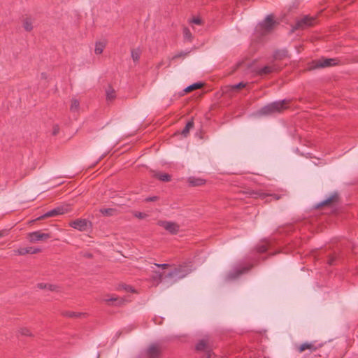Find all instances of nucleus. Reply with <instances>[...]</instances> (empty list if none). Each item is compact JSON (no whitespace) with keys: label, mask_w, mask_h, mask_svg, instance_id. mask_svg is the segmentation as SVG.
Instances as JSON below:
<instances>
[{"label":"nucleus","mask_w":358,"mask_h":358,"mask_svg":"<svg viewBox=\"0 0 358 358\" xmlns=\"http://www.w3.org/2000/svg\"><path fill=\"white\" fill-rule=\"evenodd\" d=\"M29 241L32 243H37L38 241H45L50 238V234L48 233H43L41 231H36L29 233L27 234Z\"/></svg>","instance_id":"7ed1b4c3"},{"label":"nucleus","mask_w":358,"mask_h":358,"mask_svg":"<svg viewBox=\"0 0 358 358\" xmlns=\"http://www.w3.org/2000/svg\"><path fill=\"white\" fill-rule=\"evenodd\" d=\"M53 211L55 212V216L62 215L69 211V206H59L53 209Z\"/></svg>","instance_id":"dca6fc26"},{"label":"nucleus","mask_w":358,"mask_h":358,"mask_svg":"<svg viewBox=\"0 0 358 358\" xmlns=\"http://www.w3.org/2000/svg\"><path fill=\"white\" fill-rule=\"evenodd\" d=\"M313 21L314 18L305 17L297 23V26L299 28H305L306 27L312 26L313 24Z\"/></svg>","instance_id":"9b49d317"},{"label":"nucleus","mask_w":358,"mask_h":358,"mask_svg":"<svg viewBox=\"0 0 358 358\" xmlns=\"http://www.w3.org/2000/svg\"><path fill=\"white\" fill-rule=\"evenodd\" d=\"M271 71H272V69L270 66H265L259 71V73L261 75L268 74V73H271Z\"/></svg>","instance_id":"c756f323"},{"label":"nucleus","mask_w":358,"mask_h":358,"mask_svg":"<svg viewBox=\"0 0 358 358\" xmlns=\"http://www.w3.org/2000/svg\"><path fill=\"white\" fill-rule=\"evenodd\" d=\"M275 26V22L271 17H267L265 20L259 24L256 31L261 35H264L271 31Z\"/></svg>","instance_id":"f257e3e1"},{"label":"nucleus","mask_w":358,"mask_h":358,"mask_svg":"<svg viewBox=\"0 0 358 358\" xmlns=\"http://www.w3.org/2000/svg\"><path fill=\"white\" fill-rule=\"evenodd\" d=\"M183 34L185 39L190 40L192 37L190 31L187 28H184Z\"/></svg>","instance_id":"c85d7f7f"},{"label":"nucleus","mask_w":358,"mask_h":358,"mask_svg":"<svg viewBox=\"0 0 358 358\" xmlns=\"http://www.w3.org/2000/svg\"><path fill=\"white\" fill-rule=\"evenodd\" d=\"M202 86H203L202 83H194V84L188 86L187 87H186L185 89V92L186 93H189V92H192L193 90H195L201 88Z\"/></svg>","instance_id":"f3484780"},{"label":"nucleus","mask_w":358,"mask_h":358,"mask_svg":"<svg viewBox=\"0 0 358 358\" xmlns=\"http://www.w3.org/2000/svg\"><path fill=\"white\" fill-rule=\"evenodd\" d=\"M41 76H42L43 78H45V74L44 73H42Z\"/></svg>","instance_id":"79ce46f5"},{"label":"nucleus","mask_w":358,"mask_h":358,"mask_svg":"<svg viewBox=\"0 0 358 358\" xmlns=\"http://www.w3.org/2000/svg\"><path fill=\"white\" fill-rule=\"evenodd\" d=\"M158 196H151V197H148L147 199H145V201L147 202H151V201H157L158 200Z\"/></svg>","instance_id":"c9c22d12"},{"label":"nucleus","mask_w":358,"mask_h":358,"mask_svg":"<svg viewBox=\"0 0 358 358\" xmlns=\"http://www.w3.org/2000/svg\"><path fill=\"white\" fill-rule=\"evenodd\" d=\"M204 353L205 354L203 355V358H212V357L214 355L213 352L210 348L205 351Z\"/></svg>","instance_id":"2f4dec72"},{"label":"nucleus","mask_w":358,"mask_h":358,"mask_svg":"<svg viewBox=\"0 0 358 358\" xmlns=\"http://www.w3.org/2000/svg\"><path fill=\"white\" fill-rule=\"evenodd\" d=\"M159 224L171 234H176L179 229V226L174 222L159 221Z\"/></svg>","instance_id":"423d86ee"},{"label":"nucleus","mask_w":358,"mask_h":358,"mask_svg":"<svg viewBox=\"0 0 358 358\" xmlns=\"http://www.w3.org/2000/svg\"><path fill=\"white\" fill-rule=\"evenodd\" d=\"M150 358L156 357L159 353V348L157 345H150L148 350Z\"/></svg>","instance_id":"4468645a"},{"label":"nucleus","mask_w":358,"mask_h":358,"mask_svg":"<svg viewBox=\"0 0 358 358\" xmlns=\"http://www.w3.org/2000/svg\"><path fill=\"white\" fill-rule=\"evenodd\" d=\"M193 126H194V122H193V121H189V122L187 124V125H186V127H185V129L182 130V134L183 136H186L188 134V133H189V130H190L191 129H192V128H193Z\"/></svg>","instance_id":"412c9836"},{"label":"nucleus","mask_w":358,"mask_h":358,"mask_svg":"<svg viewBox=\"0 0 358 358\" xmlns=\"http://www.w3.org/2000/svg\"><path fill=\"white\" fill-rule=\"evenodd\" d=\"M196 350L199 352H205L210 348L208 340L202 339L198 341L196 345Z\"/></svg>","instance_id":"9d476101"},{"label":"nucleus","mask_w":358,"mask_h":358,"mask_svg":"<svg viewBox=\"0 0 358 358\" xmlns=\"http://www.w3.org/2000/svg\"><path fill=\"white\" fill-rule=\"evenodd\" d=\"M126 289L128 290V291H131V292H133V289H131V287H126Z\"/></svg>","instance_id":"a19ab883"},{"label":"nucleus","mask_w":358,"mask_h":358,"mask_svg":"<svg viewBox=\"0 0 358 358\" xmlns=\"http://www.w3.org/2000/svg\"><path fill=\"white\" fill-rule=\"evenodd\" d=\"M79 108V102L76 99H73L71 104V110L77 111Z\"/></svg>","instance_id":"b1692460"},{"label":"nucleus","mask_w":358,"mask_h":358,"mask_svg":"<svg viewBox=\"0 0 358 358\" xmlns=\"http://www.w3.org/2000/svg\"><path fill=\"white\" fill-rule=\"evenodd\" d=\"M336 198H337V195L336 194H334V195L331 196L328 199L324 201L323 203L324 205L330 204L331 203H332L334 201H336Z\"/></svg>","instance_id":"7c9ffc66"},{"label":"nucleus","mask_w":358,"mask_h":358,"mask_svg":"<svg viewBox=\"0 0 358 358\" xmlns=\"http://www.w3.org/2000/svg\"><path fill=\"white\" fill-rule=\"evenodd\" d=\"M70 226L79 231H86L90 227V223L86 220H76L71 222Z\"/></svg>","instance_id":"39448f33"},{"label":"nucleus","mask_w":358,"mask_h":358,"mask_svg":"<svg viewBox=\"0 0 358 358\" xmlns=\"http://www.w3.org/2000/svg\"><path fill=\"white\" fill-rule=\"evenodd\" d=\"M186 275H187V273H185L182 271V268H176L173 271L170 272L168 274V277L176 278L177 279H181V278H184L185 276H186Z\"/></svg>","instance_id":"1a4fd4ad"},{"label":"nucleus","mask_w":358,"mask_h":358,"mask_svg":"<svg viewBox=\"0 0 358 358\" xmlns=\"http://www.w3.org/2000/svg\"><path fill=\"white\" fill-rule=\"evenodd\" d=\"M242 273H243V271H242V270H237V271H236V274H234V275L230 274V275H229V279H234V278H235L238 277V276L239 275H241Z\"/></svg>","instance_id":"f704fd0d"},{"label":"nucleus","mask_w":358,"mask_h":358,"mask_svg":"<svg viewBox=\"0 0 358 358\" xmlns=\"http://www.w3.org/2000/svg\"><path fill=\"white\" fill-rule=\"evenodd\" d=\"M184 55V54H183L182 52H181V53H180V54H179V55H175V57H174L173 58H176V57H180V56H182V55Z\"/></svg>","instance_id":"ea45409f"},{"label":"nucleus","mask_w":358,"mask_h":358,"mask_svg":"<svg viewBox=\"0 0 358 358\" xmlns=\"http://www.w3.org/2000/svg\"><path fill=\"white\" fill-rule=\"evenodd\" d=\"M189 23L201 25L202 24V20L199 17H194L192 20H189Z\"/></svg>","instance_id":"bb28decb"},{"label":"nucleus","mask_w":358,"mask_h":358,"mask_svg":"<svg viewBox=\"0 0 358 358\" xmlns=\"http://www.w3.org/2000/svg\"><path fill=\"white\" fill-rule=\"evenodd\" d=\"M158 267L162 268H166L168 267V264H156Z\"/></svg>","instance_id":"e433bc0d"},{"label":"nucleus","mask_w":358,"mask_h":358,"mask_svg":"<svg viewBox=\"0 0 358 358\" xmlns=\"http://www.w3.org/2000/svg\"><path fill=\"white\" fill-rule=\"evenodd\" d=\"M106 45V41H99L95 43L94 52L96 55H100L103 52V49Z\"/></svg>","instance_id":"ddd939ff"},{"label":"nucleus","mask_w":358,"mask_h":358,"mask_svg":"<svg viewBox=\"0 0 358 358\" xmlns=\"http://www.w3.org/2000/svg\"><path fill=\"white\" fill-rule=\"evenodd\" d=\"M34 20L30 16H26L23 20V27L26 31H30L33 29Z\"/></svg>","instance_id":"f8f14e48"},{"label":"nucleus","mask_w":358,"mask_h":358,"mask_svg":"<svg viewBox=\"0 0 358 358\" xmlns=\"http://www.w3.org/2000/svg\"><path fill=\"white\" fill-rule=\"evenodd\" d=\"M141 53V52L139 49H134L131 50V57L134 62H136L138 61Z\"/></svg>","instance_id":"aec40b11"},{"label":"nucleus","mask_w":358,"mask_h":358,"mask_svg":"<svg viewBox=\"0 0 358 358\" xmlns=\"http://www.w3.org/2000/svg\"><path fill=\"white\" fill-rule=\"evenodd\" d=\"M55 216V212L53 211V210H50L49 212L44 214L43 216L38 218V220H42L50 217Z\"/></svg>","instance_id":"cd10ccee"},{"label":"nucleus","mask_w":358,"mask_h":358,"mask_svg":"<svg viewBox=\"0 0 358 358\" xmlns=\"http://www.w3.org/2000/svg\"><path fill=\"white\" fill-rule=\"evenodd\" d=\"M57 132V129H55L54 134H56Z\"/></svg>","instance_id":"37998d69"},{"label":"nucleus","mask_w":358,"mask_h":358,"mask_svg":"<svg viewBox=\"0 0 358 358\" xmlns=\"http://www.w3.org/2000/svg\"><path fill=\"white\" fill-rule=\"evenodd\" d=\"M286 104L285 101H276L262 108L261 113L262 114H269L274 112H280L286 108Z\"/></svg>","instance_id":"f03ea898"},{"label":"nucleus","mask_w":358,"mask_h":358,"mask_svg":"<svg viewBox=\"0 0 358 358\" xmlns=\"http://www.w3.org/2000/svg\"><path fill=\"white\" fill-rule=\"evenodd\" d=\"M102 300L108 305H113L115 303H120L122 302V299L115 295H104Z\"/></svg>","instance_id":"6e6552de"},{"label":"nucleus","mask_w":358,"mask_h":358,"mask_svg":"<svg viewBox=\"0 0 358 358\" xmlns=\"http://www.w3.org/2000/svg\"><path fill=\"white\" fill-rule=\"evenodd\" d=\"M113 209L112 208H102L100 210V212L106 216H110L113 215Z\"/></svg>","instance_id":"393cba45"},{"label":"nucleus","mask_w":358,"mask_h":358,"mask_svg":"<svg viewBox=\"0 0 358 358\" xmlns=\"http://www.w3.org/2000/svg\"><path fill=\"white\" fill-rule=\"evenodd\" d=\"M189 182L193 186H200L204 183V181L202 179L200 178H189Z\"/></svg>","instance_id":"5701e85b"},{"label":"nucleus","mask_w":358,"mask_h":358,"mask_svg":"<svg viewBox=\"0 0 358 358\" xmlns=\"http://www.w3.org/2000/svg\"><path fill=\"white\" fill-rule=\"evenodd\" d=\"M41 251L40 248L27 247V248H20L14 251L15 255H25L27 254H36Z\"/></svg>","instance_id":"0eeeda50"},{"label":"nucleus","mask_w":358,"mask_h":358,"mask_svg":"<svg viewBox=\"0 0 358 358\" xmlns=\"http://www.w3.org/2000/svg\"><path fill=\"white\" fill-rule=\"evenodd\" d=\"M306 350H315V348L314 347V345H313L312 343H308L301 344L299 347V351L300 352H302L305 351Z\"/></svg>","instance_id":"a211bd4d"},{"label":"nucleus","mask_w":358,"mask_h":358,"mask_svg":"<svg viewBox=\"0 0 358 358\" xmlns=\"http://www.w3.org/2000/svg\"><path fill=\"white\" fill-rule=\"evenodd\" d=\"M314 68H325L335 66L337 64L336 59L322 58L314 62Z\"/></svg>","instance_id":"20e7f679"},{"label":"nucleus","mask_w":358,"mask_h":358,"mask_svg":"<svg viewBox=\"0 0 358 358\" xmlns=\"http://www.w3.org/2000/svg\"><path fill=\"white\" fill-rule=\"evenodd\" d=\"M245 86V83H240L238 85H233L231 87V88L233 90H239V89L243 88Z\"/></svg>","instance_id":"72a5a7b5"},{"label":"nucleus","mask_w":358,"mask_h":358,"mask_svg":"<svg viewBox=\"0 0 358 358\" xmlns=\"http://www.w3.org/2000/svg\"><path fill=\"white\" fill-rule=\"evenodd\" d=\"M81 313H73L72 314L70 315L71 317H78L79 315H80Z\"/></svg>","instance_id":"4c0bfd02"},{"label":"nucleus","mask_w":358,"mask_h":358,"mask_svg":"<svg viewBox=\"0 0 358 358\" xmlns=\"http://www.w3.org/2000/svg\"><path fill=\"white\" fill-rule=\"evenodd\" d=\"M20 334L23 335V336H31L32 334L30 331V330L26 327H22L20 329Z\"/></svg>","instance_id":"a878e982"},{"label":"nucleus","mask_w":358,"mask_h":358,"mask_svg":"<svg viewBox=\"0 0 358 358\" xmlns=\"http://www.w3.org/2000/svg\"><path fill=\"white\" fill-rule=\"evenodd\" d=\"M134 215L136 217L139 218V219H144L148 216L146 214L141 213V212H135V213H134Z\"/></svg>","instance_id":"473e14b6"},{"label":"nucleus","mask_w":358,"mask_h":358,"mask_svg":"<svg viewBox=\"0 0 358 358\" xmlns=\"http://www.w3.org/2000/svg\"><path fill=\"white\" fill-rule=\"evenodd\" d=\"M106 98L108 101H112L115 98V91L110 86L106 89Z\"/></svg>","instance_id":"2eb2a0df"},{"label":"nucleus","mask_w":358,"mask_h":358,"mask_svg":"<svg viewBox=\"0 0 358 358\" xmlns=\"http://www.w3.org/2000/svg\"><path fill=\"white\" fill-rule=\"evenodd\" d=\"M154 176L162 181H169L170 176L164 173H155Z\"/></svg>","instance_id":"6ab92c4d"},{"label":"nucleus","mask_w":358,"mask_h":358,"mask_svg":"<svg viewBox=\"0 0 358 358\" xmlns=\"http://www.w3.org/2000/svg\"><path fill=\"white\" fill-rule=\"evenodd\" d=\"M37 287L39 288V289H48L49 290H55V286L53 285H49V284H45V283H38L37 285Z\"/></svg>","instance_id":"4be33fe9"},{"label":"nucleus","mask_w":358,"mask_h":358,"mask_svg":"<svg viewBox=\"0 0 358 358\" xmlns=\"http://www.w3.org/2000/svg\"><path fill=\"white\" fill-rule=\"evenodd\" d=\"M6 233V231H0V237H2L3 236H5V234Z\"/></svg>","instance_id":"58836bf2"}]
</instances>
